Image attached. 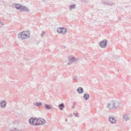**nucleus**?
Instances as JSON below:
<instances>
[{
  "label": "nucleus",
  "mask_w": 131,
  "mask_h": 131,
  "mask_svg": "<svg viewBox=\"0 0 131 131\" xmlns=\"http://www.w3.org/2000/svg\"><path fill=\"white\" fill-rule=\"evenodd\" d=\"M29 36L30 33L29 31H23L18 34V37L19 38H21L22 39H24L29 38Z\"/></svg>",
  "instance_id": "1"
},
{
  "label": "nucleus",
  "mask_w": 131,
  "mask_h": 131,
  "mask_svg": "<svg viewBox=\"0 0 131 131\" xmlns=\"http://www.w3.org/2000/svg\"><path fill=\"white\" fill-rule=\"evenodd\" d=\"M45 120L42 118H37V122L35 125V126L40 125H43L45 124Z\"/></svg>",
  "instance_id": "2"
},
{
  "label": "nucleus",
  "mask_w": 131,
  "mask_h": 131,
  "mask_svg": "<svg viewBox=\"0 0 131 131\" xmlns=\"http://www.w3.org/2000/svg\"><path fill=\"white\" fill-rule=\"evenodd\" d=\"M68 58L69 60L68 64L69 65L70 64L72 63L77 62L79 60L78 59H77L72 56L68 57Z\"/></svg>",
  "instance_id": "3"
},
{
  "label": "nucleus",
  "mask_w": 131,
  "mask_h": 131,
  "mask_svg": "<svg viewBox=\"0 0 131 131\" xmlns=\"http://www.w3.org/2000/svg\"><path fill=\"white\" fill-rule=\"evenodd\" d=\"M107 40H104L102 41L99 42V45L100 47L102 48H105L107 46Z\"/></svg>",
  "instance_id": "4"
},
{
  "label": "nucleus",
  "mask_w": 131,
  "mask_h": 131,
  "mask_svg": "<svg viewBox=\"0 0 131 131\" xmlns=\"http://www.w3.org/2000/svg\"><path fill=\"white\" fill-rule=\"evenodd\" d=\"M57 31L59 34H64L67 32V29L63 27L58 28Z\"/></svg>",
  "instance_id": "5"
},
{
  "label": "nucleus",
  "mask_w": 131,
  "mask_h": 131,
  "mask_svg": "<svg viewBox=\"0 0 131 131\" xmlns=\"http://www.w3.org/2000/svg\"><path fill=\"white\" fill-rule=\"evenodd\" d=\"M37 118L36 117H32L28 120L29 123L31 125L35 126V124L37 122Z\"/></svg>",
  "instance_id": "6"
},
{
  "label": "nucleus",
  "mask_w": 131,
  "mask_h": 131,
  "mask_svg": "<svg viewBox=\"0 0 131 131\" xmlns=\"http://www.w3.org/2000/svg\"><path fill=\"white\" fill-rule=\"evenodd\" d=\"M113 108L116 109L120 107V103L117 101H113Z\"/></svg>",
  "instance_id": "7"
},
{
  "label": "nucleus",
  "mask_w": 131,
  "mask_h": 131,
  "mask_svg": "<svg viewBox=\"0 0 131 131\" xmlns=\"http://www.w3.org/2000/svg\"><path fill=\"white\" fill-rule=\"evenodd\" d=\"M113 101H111L107 103L106 105L107 107L110 109H113Z\"/></svg>",
  "instance_id": "8"
},
{
  "label": "nucleus",
  "mask_w": 131,
  "mask_h": 131,
  "mask_svg": "<svg viewBox=\"0 0 131 131\" xmlns=\"http://www.w3.org/2000/svg\"><path fill=\"white\" fill-rule=\"evenodd\" d=\"M23 5L19 4H15L14 6L15 8L17 9L22 12V9L23 7Z\"/></svg>",
  "instance_id": "9"
},
{
  "label": "nucleus",
  "mask_w": 131,
  "mask_h": 131,
  "mask_svg": "<svg viewBox=\"0 0 131 131\" xmlns=\"http://www.w3.org/2000/svg\"><path fill=\"white\" fill-rule=\"evenodd\" d=\"M109 121L112 124H114L116 122V120L114 117L112 116H109L108 117Z\"/></svg>",
  "instance_id": "10"
},
{
  "label": "nucleus",
  "mask_w": 131,
  "mask_h": 131,
  "mask_svg": "<svg viewBox=\"0 0 131 131\" xmlns=\"http://www.w3.org/2000/svg\"><path fill=\"white\" fill-rule=\"evenodd\" d=\"M77 92L79 94H81L84 91L83 89L81 87H79L77 90Z\"/></svg>",
  "instance_id": "11"
},
{
  "label": "nucleus",
  "mask_w": 131,
  "mask_h": 131,
  "mask_svg": "<svg viewBox=\"0 0 131 131\" xmlns=\"http://www.w3.org/2000/svg\"><path fill=\"white\" fill-rule=\"evenodd\" d=\"M89 95L88 93L84 94L83 96L84 99L86 100H88L89 98Z\"/></svg>",
  "instance_id": "12"
},
{
  "label": "nucleus",
  "mask_w": 131,
  "mask_h": 131,
  "mask_svg": "<svg viewBox=\"0 0 131 131\" xmlns=\"http://www.w3.org/2000/svg\"><path fill=\"white\" fill-rule=\"evenodd\" d=\"M22 10V11H26L27 12H29L30 11L27 7L23 6Z\"/></svg>",
  "instance_id": "13"
},
{
  "label": "nucleus",
  "mask_w": 131,
  "mask_h": 131,
  "mask_svg": "<svg viewBox=\"0 0 131 131\" xmlns=\"http://www.w3.org/2000/svg\"><path fill=\"white\" fill-rule=\"evenodd\" d=\"M22 10V11H26L27 12H29L30 11L27 7L23 6Z\"/></svg>",
  "instance_id": "14"
},
{
  "label": "nucleus",
  "mask_w": 131,
  "mask_h": 131,
  "mask_svg": "<svg viewBox=\"0 0 131 131\" xmlns=\"http://www.w3.org/2000/svg\"><path fill=\"white\" fill-rule=\"evenodd\" d=\"M123 118L125 120V121H126L129 120V118L128 117V114H125L123 115Z\"/></svg>",
  "instance_id": "15"
},
{
  "label": "nucleus",
  "mask_w": 131,
  "mask_h": 131,
  "mask_svg": "<svg viewBox=\"0 0 131 131\" xmlns=\"http://www.w3.org/2000/svg\"><path fill=\"white\" fill-rule=\"evenodd\" d=\"M44 106L45 108L48 110H50L51 109V106L47 104H45L44 105Z\"/></svg>",
  "instance_id": "16"
},
{
  "label": "nucleus",
  "mask_w": 131,
  "mask_h": 131,
  "mask_svg": "<svg viewBox=\"0 0 131 131\" xmlns=\"http://www.w3.org/2000/svg\"><path fill=\"white\" fill-rule=\"evenodd\" d=\"M34 104L37 106H39L42 105V103L41 102H35Z\"/></svg>",
  "instance_id": "17"
},
{
  "label": "nucleus",
  "mask_w": 131,
  "mask_h": 131,
  "mask_svg": "<svg viewBox=\"0 0 131 131\" xmlns=\"http://www.w3.org/2000/svg\"><path fill=\"white\" fill-rule=\"evenodd\" d=\"M59 107L60 110H62L64 107V105L63 103H62L59 104Z\"/></svg>",
  "instance_id": "18"
},
{
  "label": "nucleus",
  "mask_w": 131,
  "mask_h": 131,
  "mask_svg": "<svg viewBox=\"0 0 131 131\" xmlns=\"http://www.w3.org/2000/svg\"><path fill=\"white\" fill-rule=\"evenodd\" d=\"M9 130L10 131H21V130H19L18 129L14 127L10 128L9 129Z\"/></svg>",
  "instance_id": "19"
},
{
  "label": "nucleus",
  "mask_w": 131,
  "mask_h": 131,
  "mask_svg": "<svg viewBox=\"0 0 131 131\" xmlns=\"http://www.w3.org/2000/svg\"><path fill=\"white\" fill-rule=\"evenodd\" d=\"M1 106L2 107H5L6 105V102L4 101H3L1 102Z\"/></svg>",
  "instance_id": "20"
},
{
  "label": "nucleus",
  "mask_w": 131,
  "mask_h": 131,
  "mask_svg": "<svg viewBox=\"0 0 131 131\" xmlns=\"http://www.w3.org/2000/svg\"><path fill=\"white\" fill-rule=\"evenodd\" d=\"M75 4L71 5L69 7V8L71 10H72L73 9H75Z\"/></svg>",
  "instance_id": "21"
},
{
  "label": "nucleus",
  "mask_w": 131,
  "mask_h": 131,
  "mask_svg": "<svg viewBox=\"0 0 131 131\" xmlns=\"http://www.w3.org/2000/svg\"><path fill=\"white\" fill-rule=\"evenodd\" d=\"M102 3L105 5H108L110 4V2H108L107 1H105V0H103L102 1Z\"/></svg>",
  "instance_id": "22"
},
{
  "label": "nucleus",
  "mask_w": 131,
  "mask_h": 131,
  "mask_svg": "<svg viewBox=\"0 0 131 131\" xmlns=\"http://www.w3.org/2000/svg\"><path fill=\"white\" fill-rule=\"evenodd\" d=\"M74 81L75 82H77L78 80V77L76 76H75L73 78Z\"/></svg>",
  "instance_id": "23"
},
{
  "label": "nucleus",
  "mask_w": 131,
  "mask_h": 131,
  "mask_svg": "<svg viewBox=\"0 0 131 131\" xmlns=\"http://www.w3.org/2000/svg\"><path fill=\"white\" fill-rule=\"evenodd\" d=\"M113 57L114 58H115V59H116L117 58H119V56L116 54H114L113 55Z\"/></svg>",
  "instance_id": "24"
},
{
  "label": "nucleus",
  "mask_w": 131,
  "mask_h": 131,
  "mask_svg": "<svg viewBox=\"0 0 131 131\" xmlns=\"http://www.w3.org/2000/svg\"><path fill=\"white\" fill-rule=\"evenodd\" d=\"M45 34V32L44 31H42V32L41 35V37H42Z\"/></svg>",
  "instance_id": "25"
},
{
  "label": "nucleus",
  "mask_w": 131,
  "mask_h": 131,
  "mask_svg": "<svg viewBox=\"0 0 131 131\" xmlns=\"http://www.w3.org/2000/svg\"><path fill=\"white\" fill-rule=\"evenodd\" d=\"M74 114L75 115V116L77 117H79V114L78 113H77L75 114V113H74Z\"/></svg>",
  "instance_id": "26"
},
{
  "label": "nucleus",
  "mask_w": 131,
  "mask_h": 131,
  "mask_svg": "<svg viewBox=\"0 0 131 131\" xmlns=\"http://www.w3.org/2000/svg\"><path fill=\"white\" fill-rule=\"evenodd\" d=\"M66 47L65 46H62V48L63 49H64Z\"/></svg>",
  "instance_id": "27"
},
{
  "label": "nucleus",
  "mask_w": 131,
  "mask_h": 131,
  "mask_svg": "<svg viewBox=\"0 0 131 131\" xmlns=\"http://www.w3.org/2000/svg\"><path fill=\"white\" fill-rule=\"evenodd\" d=\"M2 23H1V22L0 21V27H1L2 25Z\"/></svg>",
  "instance_id": "28"
},
{
  "label": "nucleus",
  "mask_w": 131,
  "mask_h": 131,
  "mask_svg": "<svg viewBox=\"0 0 131 131\" xmlns=\"http://www.w3.org/2000/svg\"><path fill=\"white\" fill-rule=\"evenodd\" d=\"M65 121L67 122V119H66L65 120Z\"/></svg>",
  "instance_id": "29"
},
{
  "label": "nucleus",
  "mask_w": 131,
  "mask_h": 131,
  "mask_svg": "<svg viewBox=\"0 0 131 131\" xmlns=\"http://www.w3.org/2000/svg\"><path fill=\"white\" fill-rule=\"evenodd\" d=\"M42 2H44L45 1V0H42Z\"/></svg>",
  "instance_id": "30"
},
{
  "label": "nucleus",
  "mask_w": 131,
  "mask_h": 131,
  "mask_svg": "<svg viewBox=\"0 0 131 131\" xmlns=\"http://www.w3.org/2000/svg\"><path fill=\"white\" fill-rule=\"evenodd\" d=\"M74 105H75V104H76L75 103V102H74Z\"/></svg>",
  "instance_id": "31"
},
{
  "label": "nucleus",
  "mask_w": 131,
  "mask_h": 131,
  "mask_svg": "<svg viewBox=\"0 0 131 131\" xmlns=\"http://www.w3.org/2000/svg\"><path fill=\"white\" fill-rule=\"evenodd\" d=\"M120 17H119V18H118V19H120Z\"/></svg>",
  "instance_id": "32"
},
{
  "label": "nucleus",
  "mask_w": 131,
  "mask_h": 131,
  "mask_svg": "<svg viewBox=\"0 0 131 131\" xmlns=\"http://www.w3.org/2000/svg\"><path fill=\"white\" fill-rule=\"evenodd\" d=\"M120 17H119V18H118V19H120Z\"/></svg>",
  "instance_id": "33"
},
{
  "label": "nucleus",
  "mask_w": 131,
  "mask_h": 131,
  "mask_svg": "<svg viewBox=\"0 0 131 131\" xmlns=\"http://www.w3.org/2000/svg\"><path fill=\"white\" fill-rule=\"evenodd\" d=\"M120 17H119V18H118V19H120Z\"/></svg>",
  "instance_id": "34"
},
{
  "label": "nucleus",
  "mask_w": 131,
  "mask_h": 131,
  "mask_svg": "<svg viewBox=\"0 0 131 131\" xmlns=\"http://www.w3.org/2000/svg\"><path fill=\"white\" fill-rule=\"evenodd\" d=\"M117 71H119V70H117Z\"/></svg>",
  "instance_id": "35"
}]
</instances>
